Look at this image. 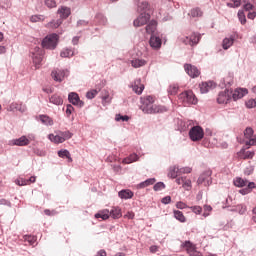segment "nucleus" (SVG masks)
<instances>
[{
  "label": "nucleus",
  "instance_id": "obj_1",
  "mask_svg": "<svg viewBox=\"0 0 256 256\" xmlns=\"http://www.w3.org/2000/svg\"><path fill=\"white\" fill-rule=\"evenodd\" d=\"M140 110L147 115H155L157 113L167 112V107L161 105H153L155 98L153 96H145L140 98Z\"/></svg>",
  "mask_w": 256,
  "mask_h": 256
},
{
  "label": "nucleus",
  "instance_id": "obj_2",
  "mask_svg": "<svg viewBox=\"0 0 256 256\" xmlns=\"http://www.w3.org/2000/svg\"><path fill=\"white\" fill-rule=\"evenodd\" d=\"M43 55H45V51L39 46H35L30 51V57L32 59V63L35 69L41 68V63H43Z\"/></svg>",
  "mask_w": 256,
  "mask_h": 256
},
{
  "label": "nucleus",
  "instance_id": "obj_3",
  "mask_svg": "<svg viewBox=\"0 0 256 256\" xmlns=\"http://www.w3.org/2000/svg\"><path fill=\"white\" fill-rule=\"evenodd\" d=\"M178 99L183 105H197V97L191 90L180 93Z\"/></svg>",
  "mask_w": 256,
  "mask_h": 256
},
{
  "label": "nucleus",
  "instance_id": "obj_4",
  "mask_svg": "<svg viewBox=\"0 0 256 256\" xmlns=\"http://www.w3.org/2000/svg\"><path fill=\"white\" fill-rule=\"evenodd\" d=\"M178 39L180 43H184V45L195 47V45H198L199 41H201V34L193 32L190 36H180Z\"/></svg>",
  "mask_w": 256,
  "mask_h": 256
},
{
  "label": "nucleus",
  "instance_id": "obj_5",
  "mask_svg": "<svg viewBox=\"0 0 256 256\" xmlns=\"http://www.w3.org/2000/svg\"><path fill=\"white\" fill-rule=\"evenodd\" d=\"M57 43H59V35L50 34L42 40V47L44 49L53 50L57 47Z\"/></svg>",
  "mask_w": 256,
  "mask_h": 256
},
{
  "label": "nucleus",
  "instance_id": "obj_6",
  "mask_svg": "<svg viewBox=\"0 0 256 256\" xmlns=\"http://www.w3.org/2000/svg\"><path fill=\"white\" fill-rule=\"evenodd\" d=\"M193 142L201 141L205 137V131L201 126H193L188 133Z\"/></svg>",
  "mask_w": 256,
  "mask_h": 256
},
{
  "label": "nucleus",
  "instance_id": "obj_7",
  "mask_svg": "<svg viewBox=\"0 0 256 256\" xmlns=\"http://www.w3.org/2000/svg\"><path fill=\"white\" fill-rule=\"evenodd\" d=\"M212 172L211 170H206L204 171L198 178L197 184L198 185H203L205 187H209L213 183V179L211 178Z\"/></svg>",
  "mask_w": 256,
  "mask_h": 256
},
{
  "label": "nucleus",
  "instance_id": "obj_8",
  "mask_svg": "<svg viewBox=\"0 0 256 256\" xmlns=\"http://www.w3.org/2000/svg\"><path fill=\"white\" fill-rule=\"evenodd\" d=\"M151 19V14L149 12L141 13L133 22L134 27H143L147 25Z\"/></svg>",
  "mask_w": 256,
  "mask_h": 256
},
{
  "label": "nucleus",
  "instance_id": "obj_9",
  "mask_svg": "<svg viewBox=\"0 0 256 256\" xmlns=\"http://www.w3.org/2000/svg\"><path fill=\"white\" fill-rule=\"evenodd\" d=\"M181 247L186 249L188 255L190 256H203L201 252L197 251V248L191 241L187 240L184 243H182Z\"/></svg>",
  "mask_w": 256,
  "mask_h": 256
},
{
  "label": "nucleus",
  "instance_id": "obj_10",
  "mask_svg": "<svg viewBox=\"0 0 256 256\" xmlns=\"http://www.w3.org/2000/svg\"><path fill=\"white\" fill-rule=\"evenodd\" d=\"M69 71L67 70H61V69H55L52 71L51 76L54 79V81H58L61 83L65 77H67Z\"/></svg>",
  "mask_w": 256,
  "mask_h": 256
},
{
  "label": "nucleus",
  "instance_id": "obj_11",
  "mask_svg": "<svg viewBox=\"0 0 256 256\" xmlns=\"http://www.w3.org/2000/svg\"><path fill=\"white\" fill-rule=\"evenodd\" d=\"M184 69L187 75H189V77H192V79H195V77H199V75H201L199 69L194 65L185 64Z\"/></svg>",
  "mask_w": 256,
  "mask_h": 256
},
{
  "label": "nucleus",
  "instance_id": "obj_12",
  "mask_svg": "<svg viewBox=\"0 0 256 256\" xmlns=\"http://www.w3.org/2000/svg\"><path fill=\"white\" fill-rule=\"evenodd\" d=\"M68 101L69 103H72V105H76L77 107H83L85 105L84 101H81L79 98V94L76 92H71L68 95Z\"/></svg>",
  "mask_w": 256,
  "mask_h": 256
},
{
  "label": "nucleus",
  "instance_id": "obj_13",
  "mask_svg": "<svg viewBox=\"0 0 256 256\" xmlns=\"http://www.w3.org/2000/svg\"><path fill=\"white\" fill-rule=\"evenodd\" d=\"M231 93V97L234 101H237L239 99H243L244 95H247V93H249V91L247 90V88H237L234 91L230 90Z\"/></svg>",
  "mask_w": 256,
  "mask_h": 256
},
{
  "label": "nucleus",
  "instance_id": "obj_14",
  "mask_svg": "<svg viewBox=\"0 0 256 256\" xmlns=\"http://www.w3.org/2000/svg\"><path fill=\"white\" fill-rule=\"evenodd\" d=\"M231 93L229 89H226L224 92H220L218 94L217 102L222 105L225 103H229L231 99Z\"/></svg>",
  "mask_w": 256,
  "mask_h": 256
},
{
  "label": "nucleus",
  "instance_id": "obj_15",
  "mask_svg": "<svg viewBox=\"0 0 256 256\" xmlns=\"http://www.w3.org/2000/svg\"><path fill=\"white\" fill-rule=\"evenodd\" d=\"M163 44V41L159 36L151 35L149 40V45L152 49L155 51L161 49V45Z\"/></svg>",
  "mask_w": 256,
  "mask_h": 256
},
{
  "label": "nucleus",
  "instance_id": "obj_16",
  "mask_svg": "<svg viewBox=\"0 0 256 256\" xmlns=\"http://www.w3.org/2000/svg\"><path fill=\"white\" fill-rule=\"evenodd\" d=\"M132 91L136 93V95H141L145 90V85L141 83V78L134 80V83L131 85Z\"/></svg>",
  "mask_w": 256,
  "mask_h": 256
},
{
  "label": "nucleus",
  "instance_id": "obj_17",
  "mask_svg": "<svg viewBox=\"0 0 256 256\" xmlns=\"http://www.w3.org/2000/svg\"><path fill=\"white\" fill-rule=\"evenodd\" d=\"M135 3H137V11L138 13H150L151 11L149 10V2L147 1H142L141 0H134Z\"/></svg>",
  "mask_w": 256,
  "mask_h": 256
},
{
  "label": "nucleus",
  "instance_id": "obj_18",
  "mask_svg": "<svg viewBox=\"0 0 256 256\" xmlns=\"http://www.w3.org/2000/svg\"><path fill=\"white\" fill-rule=\"evenodd\" d=\"M29 143L30 141L29 138H27V136H22L20 138L13 139L10 141V145H16L17 147H25L29 145Z\"/></svg>",
  "mask_w": 256,
  "mask_h": 256
},
{
  "label": "nucleus",
  "instance_id": "obj_19",
  "mask_svg": "<svg viewBox=\"0 0 256 256\" xmlns=\"http://www.w3.org/2000/svg\"><path fill=\"white\" fill-rule=\"evenodd\" d=\"M57 14L60 15V19H67L71 15V8L67 6H61L57 10Z\"/></svg>",
  "mask_w": 256,
  "mask_h": 256
},
{
  "label": "nucleus",
  "instance_id": "obj_20",
  "mask_svg": "<svg viewBox=\"0 0 256 256\" xmlns=\"http://www.w3.org/2000/svg\"><path fill=\"white\" fill-rule=\"evenodd\" d=\"M211 89H215V82L213 81L203 82L202 84H200L201 93H209Z\"/></svg>",
  "mask_w": 256,
  "mask_h": 256
},
{
  "label": "nucleus",
  "instance_id": "obj_21",
  "mask_svg": "<svg viewBox=\"0 0 256 256\" xmlns=\"http://www.w3.org/2000/svg\"><path fill=\"white\" fill-rule=\"evenodd\" d=\"M48 139L56 145H59V143H64V139L62 138L59 131L55 132V134H49Z\"/></svg>",
  "mask_w": 256,
  "mask_h": 256
},
{
  "label": "nucleus",
  "instance_id": "obj_22",
  "mask_svg": "<svg viewBox=\"0 0 256 256\" xmlns=\"http://www.w3.org/2000/svg\"><path fill=\"white\" fill-rule=\"evenodd\" d=\"M156 32H157V22L156 20H151L146 25V33H148V35H155Z\"/></svg>",
  "mask_w": 256,
  "mask_h": 256
},
{
  "label": "nucleus",
  "instance_id": "obj_23",
  "mask_svg": "<svg viewBox=\"0 0 256 256\" xmlns=\"http://www.w3.org/2000/svg\"><path fill=\"white\" fill-rule=\"evenodd\" d=\"M253 189H256L255 182H249L247 187L239 190V193H240V195H249V193H251V191H253Z\"/></svg>",
  "mask_w": 256,
  "mask_h": 256
},
{
  "label": "nucleus",
  "instance_id": "obj_24",
  "mask_svg": "<svg viewBox=\"0 0 256 256\" xmlns=\"http://www.w3.org/2000/svg\"><path fill=\"white\" fill-rule=\"evenodd\" d=\"M133 195V191L129 189L121 190L118 192V196L120 197V199H133Z\"/></svg>",
  "mask_w": 256,
  "mask_h": 256
},
{
  "label": "nucleus",
  "instance_id": "obj_25",
  "mask_svg": "<svg viewBox=\"0 0 256 256\" xmlns=\"http://www.w3.org/2000/svg\"><path fill=\"white\" fill-rule=\"evenodd\" d=\"M58 157H61V159H68V163H73V158H71V153L67 149H62L58 151Z\"/></svg>",
  "mask_w": 256,
  "mask_h": 256
},
{
  "label": "nucleus",
  "instance_id": "obj_26",
  "mask_svg": "<svg viewBox=\"0 0 256 256\" xmlns=\"http://www.w3.org/2000/svg\"><path fill=\"white\" fill-rule=\"evenodd\" d=\"M131 65L134 69H139V67H145V65H147V61L145 59L136 58L131 61Z\"/></svg>",
  "mask_w": 256,
  "mask_h": 256
},
{
  "label": "nucleus",
  "instance_id": "obj_27",
  "mask_svg": "<svg viewBox=\"0 0 256 256\" xmlns=\"http://www.w3.org/2000/svg\"><path fill=\"white\" fill-rule=\"evenodd\" d=\"M233 43H235V36H230L223 40L222 47H223V49L227 50L233 46Z\"/></svg>",
  "mask_w": 256,
  "mask_h": 256
},
{
  "label": "nucleus",
  "instance_id": "obj_28",
  "mask_svg": "<svg viewBox=\"0 0 256 256\" xmlns=\"http://www.w3.org/2000/svg\"><path fill=\"white\" fill-rule=\"evenodd\" d=\"M157 180L155 178H149L137 185V189H145V187H149L150 185H155Z\"/></svg>",
  "mask_w": 256,
  "mask_h": 256
},
{
  "label": "nucleus",
  "instance_id": "obj_29",
  "mask_svg": "<svg viewBox=\"0 0 256 256\" xmlns=\"http://www.w3.org/2000/svg\"><path fill=\"white\" fill-rule=\"evenodd\" d=\"M234 185L235 187H240V188L247 187V185H249V181L241 177H236L234 179Z\"/></svg>",
  "mask_w": 256,
  "mask_h": 256
},
{
  "label": "nucleus",
  "instance_id": "obj_30",
  "mask_svg": "<svg viewBox=\"0 0 256 256\" xmlns=\"http://www.w3.org/2000/svg\"><path fill=\"white\" fill-rule=\"evenodd\" d=\"M179 175V166H171L169 168L168 177H170L171 179H177Z\"/></svg>",
  "mask_w": 256,
  "mask_h": 256
},
{
  "label": "nucleus",
  "instance_id": "obj_31",
  "mask_svg": "<svg viewBox=\"0 0 256 256\" xmlns=\"http://www.w3.org/2000/svg\"><path fill=\"white\" fill-rule=\"evenodd\" d=\"M110 217V211L105 209L101 210L100 212L95 214L96 219H103V221H106V219H109Z\"/></svg>",
  "mask_w": 256,
  "mask_h": 256
},
{
  "label": "nucleus",
  "instance_id": "obj_32",
  "mask_svg": "<svg viewBox=\"0 0 256 256\" xmlns=\"http://www.w3.org/2000/svg\"><path fill=\"white\" fill-rule=\"evenodd\" d=\"M49 101L53 104V105H63V98L57 94L52 95L49 98Z\"/></svg>",
  "mask_w": 256,
  "mask_h": 256
},
{
  "label": "nucleus",
  "instance_id": "obj_33",
  "mask_svg": "<svg viewBox=\"0 0 256 256\" xmlns=\"http://www.w3.org/2000/svg\"><path fill=\"white\" fill-rule=\"evenodd\" d=\"M110 217L112 219H120V217H121V208L113 207L110 211Z\"/></svg>",
  "mask_w": 256,
  "mask_h": 256
},
{
  "label": "nucleus",
  "instance_id": "obj_34",
  "mask_svg": "<svg viewBox=\"0 0 256 256\" xmlns=\"http://www.w3.org/2000/svg\"><path fill=\"white\" fill-rule=\"evenodd\" d=\"M139 156L137 154H131L129 157L123 159V163H126V165H129L130 163H135V161H138Z\"/></svg>",
  "mask_w": 256,
  "mask_h": 256
},
{
  "label": "nucleus",
  "instance_id": "obj_35",
  "mask_svg": "<svg viewBox=\"0 0 256 256\" xmlns=\"http://www.w3.org/2000/svg\"><path fill=\"white\" fill-rule=\"evenodd\" d=\"M174 217L177 219V221H180V223H185L187 221L185 215H183V212L179 210H174Z\"/></svg>",
  "mask_w": 256,
  "mask_h": 256
},
{
  "label": "nucleus",
  "instance_id": "obj_36",
  "mask_svg": "<svg viewBox=\"0 0 256 256\" xmlns=\"http://www.w3.org/2000/svg\"><path fill=\"white\" fill-rule=\"evenodd\" d=\"M74 55H75V53L73 52V50L71 48H66V49L62 50L60 53V57H63V58L73 57Z\"/></svg>",
  "mask_w": 256,
  "mask_h": 256
},
{
  "label": "nucleus",
  "instance_id": "obj_37",
  "mask_svg": "<svg viewBox=\"0 0 256 256\" xmlns=\"http://www.w3.org/2000/svg\"><path fill=\"white\" fill-rule=\"evenodd\" d=\"M40 121L43 125H53V119L47 115H40Z\"/></svg>",
  "mask_w": 256,
  "mask_h": 256
},
{
  "label": "nucleus",
  "instance_id": "obj_38",
  "mask_svg": "<svg viewBox=\"0 0 256 256\" xmlns=\"http://www.w3.org/2000/svg\"><path fill=\"white\" fill-rule=\"evenodd\" d=\"M168 94L175 95L179 92V85L177 84H171L167 89Z\"/></svg>",
  "mask_w": 256,
  "mask_h": 256
},
{
  "label": "nucleus",
  "instance_id": "obj_39",
  "mask_svg": "<svg viewBox=\"0 0 256 256\" xmlns=\"http://www.w3.org/2000/svg\"><path fill=\"white\" fill-rule=\"evenodd\" d=\"M60 132V136L62 137V139H64V142L71 139V137H73V133H71V131L67 130V131H58Z\"/></svg>",
  "mask_w": 256,
  "mask_h": 256
},
{
  "label": "nucleus",
  "instance_id": "obj_40",
  "mask_svg": "<svg viewBox=\"0 0 256 256\" xmlns=\"http://www.w3.org/2000/svg\"><path fill=\"white\" fill-rule=\"evenodd\" d=\"M191 17H203L201 8H193L190 12Z\"/></svg>",
  "mask_w": 256,
  "mask_h": 256
},
{
  "label": "nucleus",
  "instance_id": "obj_41",
  "mask_svg": "<svg viewBox=\"0 0 256 256\" xmlns=\"http://www.w3.org/2000/svg\"><path fill=\"white\" fill-rule=\"evenodd\" d=\"M243 3V9H245L246 11H255V5L251 4L249 0H243Z\"/></svg>",
  "mask_w": 256,
  "mask_h": 256
},
{
  "label": "nucleus",
  "instance_id": "obj_42",
  "mask_svg": "<svg viewBox=\"0 0 256 256\" xmlns=\"http://www.w3.org/2000/svg\"><path fill=\"white\" fill-rule=\"evenodd\" d=\"M238 19L241 25H245V23H247V17L245 16V12H243V10L238 11Z\"/></svg>",
  "mask_w": 256,
  "mask_h": 256
},
{
  "label": "nucleus",
  "instance_id": "obj_43",
  "mask_svg": "<svg viewBox=\"0 0 256 256\" xmlns=\"http://www.w3.org/2000/svg\"><path fill=\"white\" fill-rule=\"evenodd\" d=\"M24 241H27L29 245H35V243L37 242V237L31 236V235H25Z\"/></svg>",
  "mask_w": 256,
  "mask_h": 256
},
{
  "label": "nucleus",
  "instance_id": "obj_44",
  "mask_svg": "<svg viewBox=\"0 0 256 256\" xmlns=\"http://www.w3.org/2000/svg\"><path fill=\"white\" fill-rule=\"evenodd\" d=\"M253 133H254L253 128L248 127L244 131V137L248 139V141H250V139L253 137Z\"/></svg>",
  "mask_w": 256,
  "mask_h": 256
},
{
  "label": "nucleus",
  "instance_id": "obj_45",
  "mask_svg": "<svg viewBox=\"0 0 256 256\" xmlns=\"http://www.w3.org/2000/svg\"><path fill=\"white\" fill-rule=\"evenodd\" d=\"M236 211L239 213V215H245V213H247V206L239 204L236 206Z\"/></svg>",
  "mask_w": 256,
  "mask_h": 256
},
{
  "label": "nucleus",
  "instance_id": "obj_46",
  "mask_svg": "<svg viewBox=\"0 0 256 256\" xmlns=\"http://www.w3.org/2000/svg\"><path fill=\"white\" fill-rule=\"evenodd\" d=\"M32 23H39V21H45V16L43 15H33L30 18Z\"/></svg>",
  "mask_w": 256,
  "mask_h": 256
},
{
  "label": "nucleus",
  "instance_id": "obj_47",
  "mask_svg": "<svg viewBox=\"0 0 256 256\" xmlns=\"http://www.w3.org/2000/svg\"><path fill=\"white\" fill-rule=\"evenodd\" d=\"M99 93V91L93 89V90H90L86 93V97L88 99H95V97H97V94Z\"/></svg>",
  "mask_w": 256,
  "mask_h": 256
},
{
  "label": "nucleus",
  "instance_id": "obj_48",
  "mask_svg": "<svg viewBox=\"0 0 256 256\" xmlns=\"http://www.w3.org/2000/svg\"><path fill=\"white\" fill-rule=\"evenodd\" d=\"M15 183H16V185H19V187L29 185V181H27V179H25V178H19V179L15 180Z\"/></svg>",
  "mask_w": 256,
  "mask_h": 256
},
{
  "label": "nucleus",
  "instance_id": "obj_49",
  "mask_svg": "<svg viewBox=\"0 0 256 256\" xmlns=\"http://www.w3.org/2000/svg\"><path fill=\"white\" fill-rule=\"evenodd\" d=\"M46 7L49 9H54V7H57V2L55 0H44Z\"/></svg>",
  "mask_w": 256,
  "mask_h": 256
},
{
  "label": "nucleus",
  "instance_id": "obj_50",
  "mask_svg": "<svg viewBox=\"0 0 256 256\" xmlns=\"http://www.w3.org/2000/svg\"><path fill=\"white\" fill-rule=\"evenodd\" d=\"M189 209H191V211L195 213V215H201V213L203 212V208H201V206H191L189 207Z\"/></svg>",
  "mask_w": 256,
  "mask_h": 256
},
{
  "label": "nucleus",
  "instance_id": "obj_51",
  "mask_svg": "<svg viewBox=\"0 0 256 256\" xmlns=\"http://www.w3.org/2000/svg\"><path fill=\"white\" fill-rule=\"evenodd\" d=\"M247 149H249V147L251 146H255L256 145V135L252 136L250 140L246 141L245 143Z\"/></svg>",
  "mask_w": 256,
  "mask_h": 256
},
{
  "label": "nucleus",
  "instance_id": "obj_52",
  "mask_svg": "<svg viewBox=\"0 0 256 256\" xmlns=\"http://www.w3.org/2000/svg\"><path fill=\"white\" fill-rule=\"evenodd\" d=\"M154 191H163V189H165V183L163 182H157L154 187H153Z\"/></svg>",
  "mask_w": 256,
  "mask_h": 256
},
{
  "label": "nucleus",
  "instance_id": "obj_53",
  "mask_svg": "<svg viewBox=\"0 0 256 256\" xmlns=\"http://www.w3.org/2000/svg\"><path fill=\"white\" fill-rule=\"evenodd\" d=\"M16 111H19L20 113H25V111H27V106L23 103H17Z\"/></svg>",
  "mask_w": 256,
  "mask_h": 256
},
{
  "label": "nucleus",
  "instance_id": "obj_54",
  "mask_svg": "<svg viewBox=\"0 0 256 256\" xmlns=\"http://www.w3.org/2000/svg\"><path fill=\"white\" fill-rule=\"evenodd\" d=\"M178 171H179L180 175H184L187 173H191V171H193V169L191 167H182V168H178Z\"/></svg>",
  "mask_w": 256,
  "mask_h": 256
},
{
  "label": "nucleus",
  "instance_id": "obj_55",
  "mask_svg": "<svg viewBox=\"0 0 256 256\" xmlns=\"http://www.w3.org/2000/svg\"><path fill=\"white\" fill-rule=\"evenodd\" d=\"M115 121H123V122L129 121V116H127V115L123 116L121 114H116Z\"/></svg>",
  "mask_w": 256,
  "mask_h": 256
},
{
  "label": "nucleus",
  "instance_id": "obj_56",
  "mask_svg": "<svg viewBox=\"0 0 256 256\" xmlns=\"http://www.w3.org/2000/svg\"><path fill=\"white\" fill-rule=\"evenodd\" d=\"M182 187L186 189V191H189L191 189V180L187 179V177L184 178V183L182 184Z\"/></svg>",
  "mask_w": 256,
  "mask_h": 256
},
{
  "label": "nucleus",
  "instance_id": "obj_57",
  "mask_svg": "<svg viewBox=\"0 0 256 256\" xmlns=\"http://www.w3.org/2000/svg\"><path fill=\"white\" fill-rule=\"evenodd\" d=\"M253 171H255V166H248L244 169V175H253Z\"/></svg>",
  "mask_w": 256,
  "mask_h": 256
},
{
  "label": "nucleus",
  "instance_id": "obj_58",
  "mask_svg": "<svg viewBox=\"0 0 256 256\" xmlns=\"http://www.w3.org/2000/svg\"><path fill=\"white\" fill-rule=\"evenodd\" d=\"M73 111H75V108L73 107V105L68 104L66 106V115H67V117H71V113H73Z\"/></svg>",
  "mask_w": 256,
  "mask_h": 256
},
{
  "label": "nucleus",
  "instance_id": "obj_59",
  "mask_svg": "<svg viewBox=\"0 0 256 256\" xmlns=\"http://www.w3.org/2000/svg\"><path fill=\"white\" fill-rule=\"evenodd\" d=\"M17 109V102H13L11 103L8 107H7V111L10 112H15Z\"/></svg>",
  "mask_w": 256,
  "mask_h": 256
},
{
  "label": "nucleus",
  "instance_id": "obj_60",
  "mask_svg": "<svg viewBox=\"0 0 256 256\" xmlns=\"http://www.w3.org/2000/svg\"><path fill=\"white\" fill-rule=\"evenodd\" d=\"M247 109H253L255 107V99H250L246 102Z\"/></svg>",
  "mask_w": 256,
  "mask_h": 256
},
{
  "label": "nucleus",
  "instance_id": "obj_61",
  "mask_svg": "<svg viewBox=\"0 0 256 256\" xmlns=\"http://www.w3.org/2000/svg\"><path fill=\"white\" fill-rule=\"evenodd\" d=\"M0 205H5L6 207H12L11 201L5 198L0 199Z\"/></svg>",
  "mask_w": 256,
  "mask_h": 256
},
{
  "label": "nucleus",
  "instance_id": "obj_62",
  "mask_svg": "<svg viewBox=\"0 0 256 256\" xmlns=\"http://www.w3.org/2000/svg\"><path fill=\"white\" fill-rule=\"evenodd\" d=\"M234 4L228 3V7H241V0H232Z\"/></svg>",
  "mask_w": 256,
  "mask_h": 256
},
{
  "label": "nucleus",
  "instance_id": "obj_63",
  "mask_svg": "<svg viewBox=\"0 0 256 256\" xmlns=\"http://www.w3.org/2000/svg\"><path fill=\"white\" fill-rule=\"evenodd\" d=\"M161 203H163V205H169V203H171V196H165L162 198Z\"/></svg>",
  "mask_w": 256,
  "mask_h": 256
},
{
  "label": "nucleus",
  "instance_id": "obj_64",
  "mask_svg": "<svg viewBox=\"0 0 256 256\" xmlns=\"http://www.w3.org/2000/svg\"><path fill=\"white\" fill-rule=\"evenodd\" d=\"M176 207L177 209H187L188 206L184 202L180 201L176 203Z\"/></svg>",
  "mask_w": 256,
  "mask_h": 256
}]
</instances>
